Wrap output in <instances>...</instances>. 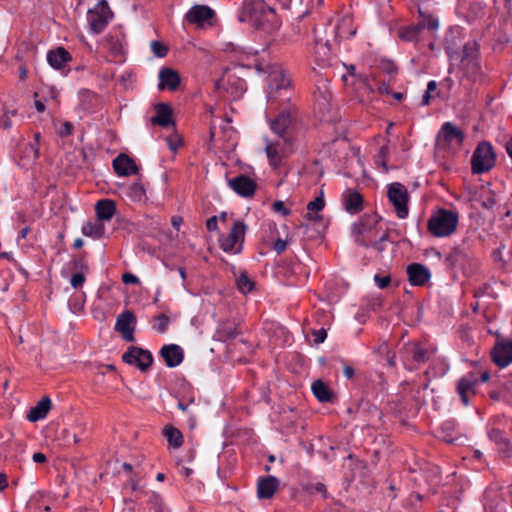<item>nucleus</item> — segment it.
<instances>
[{"label":"nucleus","mask_w":512,"mask_h":512,"mask_svg":"<svg viewBox=\"0 0 512 512\" xmlns=\"http://www.w3.org/2000/svg\"><path fill=\"white\" fill-rule=\"evenodd\" d=\"M51 409V400L48 397H43L35 407L31 408L27 415V419L30 422H36L43 419Z\"/></svg>","instance_id":"obj_28"},{"label":"nucleus","mask_w":512,"mask_h":512,"mask_svg":"<svg viewBox=\"0 0 512 512\" xmlns=\"http://www.w3.org/2000/svg\"><path fill=\"white\" fill-rule=\"evenodd\" d=\"M461 35L459 28H452L449 30L446 42H447V53L450 58L460 61V68L463 73L471 79H476L480 75V63L478 61V44L475 41H469L463 47L461 53L458 52L455 39Z\"/></svg>","instance_id":"obj_2"},{"label":"nucleus","mask_w":512,"mask_h":512,"mask_svg":"<svg viewBox=\"0 0 512 512\" xmlns=\"http://www.w3.org/2000/svg\"><path fill=\"white\" fill-rule=\"evenodd\" d=\"M408 279L413 286H423L430 279L428 268L419 263H412L407 267Z\"/></svg>","instance_id":"obj_18"},{"label":"nucleus","mask_w":512,"mask_h":512,"mask_svg":"<svg viewBox=\"0 0 512 512\" xmlns=\"http://www.w3.org/2000/svg\"><path fill=\"white\" fill-rule=\"evenodd\" d=\"M238 20L265 32H271L278 27L275 10L253 0L243 1L238 13Z\"/></svg>","instance_id":"obj_3"},{"label":"nucleus","mask_w":512,"mask_h":512,"mask_svg":"<svg viewBox=\"0 0 512 512\" xmlns=\"http://www.w3.org/2000/svg\"><path fill=\"white\" fill-rule=\"evenodd\" d=\"M278 131L280 132L279 137L284 138V133L286 130H278ZM284 142H285V139H283L282 141L277 140V141L267 142L265 151H266L268 160L270 162V165L275 167L278 163V159L286 153L285 148H284Z\"/></svg>","instance_id":"obj_23"},{"label":"nucleus","mask_w":512,"mask_h":512,"mask_svg":"<svg viewBox=\"0 0 512 512\" xmlns=\"http://www.w3.org/2000/svg\"><path fill=\"white\" fill-rule=\"evenodd\" d=\"M128 196L134 201H141L145 197V189L141 183L130 186Z\"/></svg>","instance_id":"obj_43"},{"label":"nucleus","mask_w":512,"mask_h":512,"mask_svg":"<svg viewBox=\"0 0 512 512\" xmlns=\"http://www.w3.org/2000/svg\"><path fill=\"white\" fill-rule=\"evenodd\" d=\"M72 269L76 272H83L88 269V266L85 262V260L81 257L75 258L72 261Z\"/></svg>","instance_id":"obj_51"},{"label":"nucleus","mask_w":512,"mask_h":512,"mask_svg":"<svg viewBox=\"0 0 512 512\" xmlns=\"http://www.w3.org/2000/svg\"><path fill=\"white\" fill-rule=\"evenodd\" d=\"M226 52L235 53L236 59L241 67H254L258 73H267V91L266 98L268 103L274 102L279 96L287 94L290 85L289 79L285 76L282 68L277 64H263L257 59H254L253 63L247 60L254 55L250 52L244 51L242 48L236 47L234 44H227L225 49Z\"/></svg>","instance_id":"obj_1"},{"label":"nucleus","mask_w":512,"mask_h":512,"mask_svg":"<svg viewBox=\"0 0 512 512\" xmlns=\"http://www.w3.org/2000/svg\"><path fill=\"white\" fill-rule=\"evenodd\" d=\"M85 275L83 272H76L72 275L70 279V284L73 288L77 289L82 287L85 282Z\"/></svg>","instance_id":"obj_49"},{"label":"nucleus","mask_w":512,"mask_h":512,"mask_svg":"<svg viewBox=\"0 0 512 512\" xmlns=\"http://www.w3.org/2000/svg\"><path fill=\"white\" fill-rule=\"evenodd\" d=\"M351 20L349 18H343L340 23L335 27V33L337 37L344 38L355 35L354 29H347L350 25Z\"/></svg>","instance_id":"obj_41"},{"label":"nucleus","mask_w":512,"mask_h":512,"mask_svg":"<svg viewBox=\"0 0 512 512\" xmlns=\"http://www.w3.org/2000/svg\"><path fill=\"white\" fill-rule=\"evenodd\" d=\"M180 82L179 75L170 68L161 69L159 72V88L174 90Z\"/></svg>","instance_id":"obj_26"},{"label":"nucleus","mask_w":512,"mask_h":512,"mask_svg":"<svg viewBox=\"0 0 512 512\" xmlns=\"http://www.w3.org/2000/svg\"><path fill=\"white\" fill-rule=\"evenodd\" d=\"M246 225L243 221H236L227 235H222L219 239L220 247L225 252L239 253L242 249L246 233Z\"/></svg>","instance_id":"obj_9"},{"label":"nucleus","mask_w":512,"mask_h":512,"mask_svg":"<svg viewBox=\"0 0 512 512\" xmlns=\"http://www.w3.org/2000/svg\"><path fill=\"white\" fill-rule=\"evenodd\" d=\"M163 434L171 447L177 449L182 445L183 435L179 429L172 425H167L163 430Z\"/></svg>","instance_id":"obj_33"},{"label":"nucleus","mask_w":512,"mask_h":512,"mask_svg":"<svg viewBox=\"0 0 512 512\" xmlns=\"http://www.w3.org/2000/svg\"><path fill=\"white\" fill-rule=\"evenodd\" d=\"M156 323L153 325V329L163 334L167 331L169 325V318L165 314H160L155 318Z\"/></svg>","instance_id":"obj_46"},{"label":"nucleus","mask_w":512,"mask_h":512,"mask_svg":"<svg viewBox=\"0 0 512 512\" xmlns=\"http://www.w3.org/2000/svg\"><path fill=\"white\" fill-rule=\"evenodd\" d=\"M122 360L141 371H147L153 362V356L148 350L132 346L122 355Z\"/></svg>","instance_id":"obj_11"},{"label":"nucleus","mask_w":512,"mask_h":512,"mask_svg":"<svg viewBox=\"0 0 512 512\" xmlns=\"http://www.w3.org/2000/svg\"><path fill=\"white\" fill-rule=\"evenodd\" d=\"M136 324V317L133 312L126 310L118 315L115 330L121 334L124 340H134V325Z\"/></svg>","instance_id":"obj_14"},{"label":"nucleus","mask_w":512,"mask_h":512,"mask_svg":"<svg viewBox=\"0 0 512 512\" xmlns=\"http://www.w3.org/2000/svg\"><path fill=\"white\" fill-rule=\"evenodd\" d=\"M418 25L422 26V30L427 28L429 30H436L439 26L438 21L434 18L428 17L420 22Z\"/></svg>","instance_id":"obj_52"},{"label":"nucleus","mask_w":512,"mask_h":512,"mask_svg":"<svg viewBox=\"0 0 512 512\" xmlns=\"http://www.w3.org/2000/svg\"><path fill=\"white\" fill-rule=\"evenodd\" d=\"M489 439L494 442L499 448L502 444H507V438L504 436V433L497 429L493 428L488 432Z\"/></svg>","instance_id":"obj_45"},{"label":"nucleus","mask_w":512,"mask_h":512,"mask_svg":"<svg viewBox=\"0 0 512 512\" xmlns=\"http://www.w3.org/2000/svg\"><path fill=\"white\" fill-rule=\"evenodd\" d=\"M312 392L314 396L322 403L331 402L333 393L329 387L321 380H316L312 384Z\"/></svg>","instance_id":"obj_32"},{"label":"nucleus","mask_w":512,"mask_h":512,"mask_svg":"<svg viewBox=\"0 0 512 512\" xmlns=\"http://www.w3.org/2000/svg\"><path fill=\"white\" fill-rule=\"evenodd\" d=\"M477 382L473 377H463L457 382V393L465 406L469 404V397L475 394Z\"/></svg>","instance_id":"obj_24"},{"label":"nucleus","mask_w":512,"mask_h":512,"mask_svg":"<svg viewBox=\"0 0 512 512\" xmlns=\"http://www.w3.org/2000/svg\"><path fill=\"white\" fill-rule=\"evenodd\" d=\"M314 53L316 58L321 62L325 63L328 60L330 54V45L328 42L323 41L322 39H315V49Z\"/></svg>","instance_id":"obj_38"},{"label":"nucleus","mask_w":512,"mask_h":512,"mask_svg":"<svg viewBox=\"0 0 512 512\" xmlns=\"http://www.w3.org/2000/svg\"><path fill=\"white\" fill-rule=\"evenodd\" d=\"M206 227L209 231H216L218 229V219L216 216L210 217L206 222Z\"/></svg>","instance_id":"obj_60"},{"label":"nucleus","mask_w":512,"mask_h":512,"mask_svg":"<svg viewBox=\"0 0 512 512\" xmlns=\"http://www.w3.org/2000/svg\"><path fill=\"white\" fill-rule=\"evenodd\" d=\"M467 254L460 248L453 249L446 257L445 262L449 267H458L465 264Z\"/></svg>","instance_id":"obj_34"},{"label":"nucleus","mask_w":512,"mask_h":512,"mask_svg":"<svg viewBox=\"0 0 512 512\" xmlns=\"http://www.w3.org/2000/svg\"><path fill=\"white\" fill-rule=\"evenodd\" d=\"M463 138L464 134L462 130H440L436 138V149L448 150L459 147Z\"/></svg>","instance_id":"obj_13"},{"label":"nucleus","mask_w":512,"mask_h":512,"mask_svg":"<svg viewBox=\"0 0 512 512\" xmlns=\"http://www.w3.org/2000/svg\"><path fill=\"white\" fill-rule=\"evenodd\" d=\"M279 485V479L274 476L260 477L257 481V497L261 500L271 499Z\"/></svg>","instance_id":"obj_16"},{"label":"nucleus","mask_w":512,"mask_h":512,"mask_svg":"<svg viewBox=\"0 0 512 512\" xmlns=\"http://www.w3.org/2000/svg\"><path fill=\"white\" fill-rule=\"evenodd\" d=\"M374 281L377 283V285L380 289H384V288L388 287V285L390 284L391 278H390V276H380V275L376 274L374 276Z\"/></svg>","instance_id":"obj_54"},{"label":"nucleus","mask_w":512,"mask_h":512,"mask_svg":"<svg viewBox=\"0 0 512 512\" xmlns=\"http://www.w3.org/2000/svg\"><path fill=\"white\" fill-rule=\"evenodd\" d=\"M160 354L168 367L180 365L184 358L183 350L176 344L163 346Z\"/></svg>","instance_id":"obj_22"},{"label":"nucleus","mask_w":512,"mask_h":512,"mask_svg":"<svg viewBox=\"0 0 512 512\" xmlns=\"http://www.w3.org/2000/svg\"><path fill=\"white\" fill-rule=\"evenodd\" d=\"M389 238V233L388 231H384L378 238L376 237L373 241H372V244L370 245V247H373L376 251H378L379 253L383 252L385 247H384V242L387 241Z\"/></svg>","instance_id":"obj_48"},{"label":"nucleus","mask_w":512,"mask_h":512,"mask_svg":"<svg viewBox=\"0 0 512 512\" xmlns=\"http://www.w3.org/2000/svg\"><path fill=\"white\" fill-rule=\"evenodd\" d=\"M266 118L271 128H290L302 125V121L295 105L283 102L274 107V102L268 103Z\"/></svg>","instance_id":"obj_4"},{"label":"nucleus","mask_w":512,"mask_h":512,"mask_svg":"<svg viewBox=\"0 0 512 512\" xmlns=\"http://www.w3.org/2000/svg\"><path fill=\"white\" fill-rule=\"evenodd\" d=\"M70 60L71 55L63 47H58L47 53V61L55 69H62Z\"/></svg>","instance_id":"obj_25"},{"label":"nucleus","mask_w":512,"mask_h":512,"mask_svg":"<svg viewBox=\"0 0 512 512\" xmlns=\"http://www.w3.org/2000/svg\"><path fill=\"white\" fill-rule=\"evenodd\" d=\"M387 153H388V148L386 146H382L379 149L378 155L376 157V163L378 165H381L385 170L387 169L386 163H385V158H386Z\"/></svg>","instance_id":"obj_53"},{"label":"nucleus","mask_w":512,"mask_h":512,"mask_svg":"<svg viewBox=\"0 0 512 512\" xmlns=\"http://www.w3.org/2000/svg\"><path fill=\"white\" fill-rule=\"evenodd\" d=\"M353 236L357 244L370 247L372 241L377 237V223L368 219L353 226Z\"/></svg>","instance_id":"obj_10"},{"label":"nucleus","mask_w":512,"mask_h":512,"mask_svg":"<svg viewBox=\"0 0 512 512\" xmlns=\"http://www.w3.org/2000/svg\"><path fill=\"white\" fill-rule=\"evenodd\" d=\"M193 404H194V399H193V398H191V399H189V401H188V402H184L183 400H180V401L178 402V405H177V406H178V408H179L180 410H182V411H184V412H192V411L190 410V406H191V405H193Z\"/></svg>","instance_id":"obj_61"},{"label":"nucleus","mask_w":512,"mask_h":512,"mask_svg":"<svg viewBox=\"0 0 512 512\" xmlns=\"http://www.w3.org/2000/svg\"><path fill=\"white\" fill-rule=\"evenodd\" d=\"M229 186L243 197H251L255 193L256 184L245 175H239L229 180Z\"/></svg>","instance_id":"obj_17"},{"label":"nucleus","mask_w":512,"mask_h":512,"mask_svg":"<svg viewBox=\"0 0 512 512\" xmlns=\"http://www.w3.org/2000/svg\"><path fill=\"white\" fill-rule=\"evenodd\" d=\"M151 49L157 57H164L167 53V48L161 42H151Z\"/></svg>","instance_id":"obj_50"},{"label":"nucleus","mask_w":512,"mask_h":512,"mask_svg":"<svg viewBox=\"0 0 512 512\" xmlns=\"http://www.w3.org/2000/svg\"><path fill=\"white\" fill-rule=\"evenodd\" d=\"M387 196L393 205L397 216L400 219L406 218L408 215L409 201L407 188L399 182L391 183L387 189Z\"/></svg>","instance_id":"obj_8"},{"label":"nucleus","mask_w":512,"mask_h":512,"mask_svg":"<svg viewBox=\"0 0 512 512\" xmlns=\"http://www.w3.org/2000/svg\"><path fill=\"white\" fill-rule=\"evenodd\" d=\"M492 358L499 367H506L512 363V343H499L492 351Z\"/></svg>","instance_id":"obj_20"},{"label":"nucleus","mask_w":512,"mask_h":512,"mask_svg":"<svg viewBox=\"0 0 512 512\" xmlns=\"http://www.w3.org/2000/svg\"><path fill=\"white\" fill-rule=\"evenodd\" d=\"M95 211L100 221H109L116 212V206L113 200L102 199L96 203Z\"/></svg>","instance_id":"obj_27"},{"label":"nucleus","mask_w":512,"mask_h":512,"mask_svg":"<svg viewBox=\"0 0 512 512\" xmlns=\"http://www.w3.org/2000/svg\"><path fill=\"white\" fill-rule=\"evenodd\" d=\"M304 490L310 494L320 493L324 498L327 497V490L323 483H311L304 486Z\"/></svg>","instance_id":"obj_47"},{"label":"nucleus","mask_w":512,"mask_h":512,"mask_svg":"<svg viewBox=\"0 0 512 512\" xmlns=\"http://www.w3.org/2000/svg\"><path fill=\"white\" fill-rule=\"evenodd\" d=\"M207 113L210 115V128H224L225 125L233 122L232 115L223 114L212 107L207 108Z\"/></svg>","instance_id":"obj_30"},{"label":"nucleus","mask_w":512,"mask_h":512,"mask_svg":"<svg viewBox=\"0 0 512 512\" xmlns=\"http://www.w3.org/2000/svg\"><path fill=\"white\" fill-rule=\"evenodd\" d=\"M331 97L332 95L325 83H321V85L317 86V98L321 102V105L329 104Z\"/></svg>","instance_id":"obj_44"},{"label":"nucleus","mask_w":512,"mask_h":512,"mask_svg":"<svg viewBox=\"0 0 512 512\" xmlns=\"http://www.w3.org/2000/svg\"><path fill=\"white\" fill-rule=\"evenodd\" d=\"M314 336H315L314 342L316 344H319V343L324 342V340L327 337V332H326V330L324 328H321V329H319L317 331H314Z\"/></svg>","instance_id":"obj_58"},{"label":"nucleus","mask_w":512,"mask_h":512,"mask_svg":"<svg viewBox=\"0 0 512 512\" xmlns=\"http://www.w3.org/2000/svg\"><path fill=\"white\" fill-rule=\"evenodd\" d=\"M216 89H226L234 98L240 97L246 91V83L238 77L228 76L221 78L215 83Z\"/></svg>","instance_id":"obj_15"},{"label":"nucleus","mask_w":512,"mask_h":512,"mask_svg":"<svg viewBox=\"0 0 512 512\" xmlns=\"http://www.w3.org/2000/svg\"><path fill=\"white\" fill-rule=\"evenodd\" d=\"M35 100H34V106L38 112H43L45 110V104L42 100L37 99L38 93L34 94Z\"/></svg>","instance_id":"obj_62"},{"label":"nucleus","mask_w":512,"mask_h":512,"mask_svg":"<svg viewBox=\"0 0 512 512\" xmlns=\"http://www.w3.org/2000/svg\"><path fill=\"white\" fill-rule=\"evenodd\" d=\"M162 139L173 153H176L177 150L184 145V139L177 130H172L168 135H163Z\"/></svg>","instance_id":"obj_36"},{"label":"nucleus","mask_w":512,"mask_h":512,"mask_svg":"<svg viewBox=\"0 0 512 512\" xmlns=\"http://www.w3.org/2000/svg\"><path fill=\"white\" fill-rule=\"evenodd\" d=\"M499 452L503 457H512V443L507 439V444H502L499 448Z\"/></svg>","instance_id":"obj_56"},{"label":"nucleus","mask_w":512,"mask_h":512,"mask_svg":"<svg viewBox=\"0 0 512 512\" xmlns=\"http://www.w3.org/2000/svg\"><path fill=\"white\" fill-rule=\"evenodd\" d=\"M273 210L277 213H281L282 215L284 216H287L290 214V210L287 209L285 206H284V202L283 201H275L273 203Z\"/></svg>","instance_id":"obj_55"},{"label":"nucleus","mask_w":512,"mask_h":512,"mask_svg":"<svg viewBox=\"0 0 512 512\" xmlns=\"http://www.w3.org/2000/svg\"><path fill=\"white\" fill-rule=\"evenodd\" d=\"M122 281L125 284H138L139 279L132 273H124L122 275Z\"/></svg>","instance_id":"obj_59"},{"label":"nucleus","mask_w":512,"mask_h":512,"mask_svg":"<svg viewBox=\"0 0 512 512\" xmlns=\"http://www.w3.org/2000/svg\"><path fill=\"white\" fill-rule=\"evenodd\" d=\"M343 203L349 213H357L363 208V198L355 191H348L344 195Z\"/></svg>","instance_id":"obj_31"},{"label":"nucleus","mask_w":512,"mask_h":512,"mask_svg":"<svg viewBox=\"0 0 512 512\" xmlns=\"http://www.w3.org/2000/svg\"><path fill=\"white\" fill-rule=\"evenodd\" d=\"M103 231V225L97 222H87L82 227V233L85 236H90L94 238H100L103 235Z\"/></svg>","instance_id":"obj_40"},{"label":"nucleus","mask_w":512,"mask_h":512,"mask_svg":"<svg viewBox=\"0 0 512 512\" xmlns=\"http://www.w3.org/2000/svg\"><path fill=\"white\" fill-rule=\"evenodd\" d=\"M287 244L288 242L286 240L278 238L274 244V250L277 252V254H281L286 250Z\"/></svg>","instance_id":"obj_57"},{"label":"nucleus","mask_w":512,"mask_h":512,"mask_svg":"<svg viewBox=\"0 0 512 512\" xmlns=\"http://www.w3.org/2000/svg\"><path fill=\"white\" fill-rule=\"evenodd\" d=\"M458 224V213L440 209L428 221L429 232L436 237H447L455 232Z\"/></svg>","instance_id":"obj_5"},{"label":"nucleus","mask_w":512,"mask_h":512,"mask_svg":"<svg viewBox=\"0 0 512 512\" xmlns=\"http://www.w3.org/2000/svg\"><path fill=\"white\" fill-rule=\"evenodd\" d=\"M112 18V12L105 0H101L87 12V23L92 34L101 33Z\"/></svg>","instance_id":"obj_7"},{"label":"nucleus","mask_w":512,"mask_h":512,"mask_svg":"<svg viewBox=\"0 0 512 512\" xmlns=\"http://www.w3.org/2000/svg\"><path fill=\"white\" fill-rule=\"evenodd\" d=\"M187 22L198 27L211 26L214 18V11L206 5H194L185 16Z\"/></svg>","instance_id":"obj_12"},{"label":"nucleus","mask_w":512,"mask_h":512,"mask_svg":"<svg viewBox=\"0 0 512 512\" xmlns=\"http://www.w3.org/2000/svg\"><path fill=\"white\" fill-rule=\"evenodd\" d=\"M182 223H183V218L181 216L175 215L171 218V224L177 230H179Z\"/></svg>","instance_id":"obj_64"},{"label":"nucleus","mask_w":512,"mask_h":512,"mask_svg":"<svg viewBox=\"0 0 512 512\" xmlns=\"http://www.w3.org/2000/svg\"><path fill=\"white\" fill-rule=\"evenodd\" d=\"M422 31V26L413 25L401 28L399 31V37L405 41H417Z\"/></svg>","instance_id":"obj_39"},{"label":"nucleus","mask_w":512,"mask_h":512,"mask_svg":"<svg viewBox=\"0 0 512 512\" xmlns=\"http://www.w3.org/2000/svg\"><path fill=\"white\" fill-rule=\"evenodd\" d=\"M113 169L118 176H129L138 173L134 160L126 154H120L113 160Z\"/></svg>","instance_id":"obj_19"},{"label":"nucleus","mask_w":512,"mask_h":512,"mask_svg":"<svg viewBox=\"0 0 512 512\" xmlns=\"http://www.w3.org/2000/svg\"><path fill=\"white\" fill-rule=\"evenodd\" d=\"M153 125L175 126L172 108L166 103H159L155 108V115L151 118Z\"/></svg>","instance_id":"obj_21"},{"label":"nucleus","mask_w":512,"mask_h":512,"mask_svg":"<svg viewBox=\"0 0 512 512\" xmlns=\"http://www.w3.org/2000/svg\"><path fill=\"white\" fill-rule=\"evenodd\" d=\"M496 161V156L492 145L483 141L476 147L472 159V172L474 174H482L491 170Z\"/></svg>","instance_id":"obj_6"},{"label":"nucleus","mask_w":512,"mask_h":512,"mask_svg":"<svg viewBox=\"0 0 512 512\" xmlns=\"http://www.w3.org/2000/svg\"><path fill=\"white\" fill-rule=\"evenodd\" d=\"M239 333L240 331L234 322L226 321L218 326L215 337L220 341H227L235 338Z\"/></svg>","instance_id":"obj_29"},{"label":"nucleus","mask_w":512,"mask_h":512,"mask_svg":"<svg viewBox=\"0 0 512 512\" xmlns=\"http://www.w3.org/2000/svg\"><path fill=\"white\" fill-rule=\"evenodd\" d=\"M236 283H237V287H238L239 291H241L243 294H246V293L252 291V289H253V282L249 279V277L245 273H242L237 278Z\"/></svg>","instance_id":"obj_42"},{"label":"nucleus","mask_w":512,"mask_h":512,"mask_svg":"<svg viewBox=\"0 0 512 512\" xmlns=\"http://www.w3.org/2000/svg\"><path fill=\"white\" fill-rule=\"evenodd\" d=\"M354 368L350 365H345L343 367V375L347 378V379H351L353 376H354Z\"/></svg>","instance_id":"obj_63"},{"label":"nucleus","mask_w":512,"mask_h":512,"mask_svg":"<svg viewBox=\"0 0 512 512\" xmlns=\"http://www.w3.org/2000/svg\"><path fill=\"white\" fill-rule=\"evenodd\" d=\"M325 206V202L323 199V196L316 197L313 201H310L307 205L308 213L306 217L309 220L315 221L318 220L320 217L316 214L319 211H321Z\"/></svg>","instance_id":"obj_37"},{"label":"nucleus","mask_w":512,"mask_h":512,"mask_svg":"<svg viewBox=\"0 0 512 512\" xmlns=\"http://www.w3.org/2000/svg\"><path fill=\"white\" fill-rule=\"evenodd\" d=\"M406 352L416 363H424L428 360V352L419 344H410L406 347Z\"/></svg>","instance_id":"obj_35"}]
</instances>
